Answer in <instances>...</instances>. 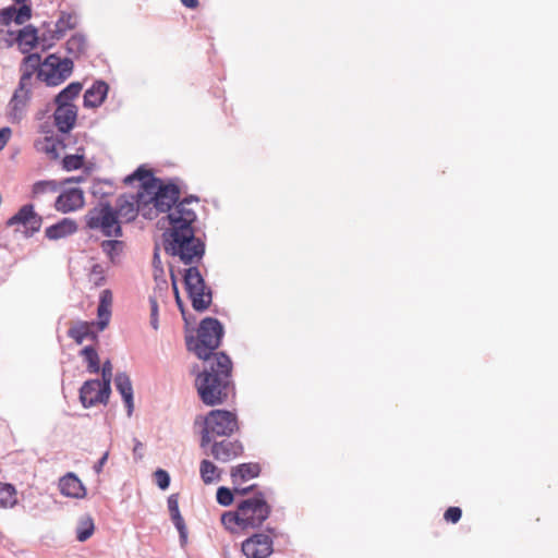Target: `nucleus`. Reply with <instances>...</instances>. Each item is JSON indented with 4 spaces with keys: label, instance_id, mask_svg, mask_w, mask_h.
Returning <instances> with one entry per match:
<instances>
[{
    "label": "nucleus",
    "instance_id": "obj_1",
    "mask_svg": "<svg viewBox=\"0 0 558 558\" xmlns=\"http://www.w3.org/2000/svg\"><path fill=\"white\" fill-rule=\"evenodd\" d=\"M134 181L141 182L142 216L146 219H155L162 213L169 214L180 198V189L175 184L163 183L144 167H138L124 179L126 184Z\"/></svg>",
    "mask_w": 558,
    "mask_h": 558
},
{
    "label": "nucleus",
    "instance_id": "obj_2",
    "mask_svg": "<svg viewBox=\"0 0 558 558\" xmlns=\"http://www.w3.org/2000/svg\"><path fill=\"white\" fill-rule=\"evenodd\" d=\"M206 366L196 377L195 386L201 400L209 407L221 404L231 391L232 362L230 357L219 352L211 360L205 361Z\"/></svg>",
    "mask_w": 558,
    "mask_h": 558
},
{
    "label": "nucleus",
    "instance_id": "obj_3",
    "mask_svg": "<svg viewBox=\"0 0 558 558\" xmlns=\"http://www.w3.org/2000/svg\"><path fill=\"white\" fill-rule=\"evenodd\" d=\"M270 506L263 493L248 497L238 504L235 511H228L221 515V523L231 533L238 529H258L268 519Z\"/></svg>",
    "mask_w": 558,
    "mask_h": 558
},
{
    "label": "nucleus",
    "instance_id": "obj_4",
    "mask_svg": "<svg viewBox=\"0 0 558 558\" xmlns=\"http://www.w3.org/2000/svg\"><path fill=\"white\" fill-rule=\"evenodd\" d=\"M165 250L172 256H178L185 264L199 262L204 255V243L195 238L193 229L170 231L165 243Z\"/></svg>",
    "mask_w": 558,
    "mask_h": 558
},
{
    "label": "nucleus",
    "instance_id": "obj_5",
    "mask_svg": "<svg viewBox=\"0 0 558 558\" xmlns=\"http://www.w3.org/2000/svg\"><path fill=\"white\" fill-rule=\"evenodd\" d=\"M223 327L216 318H204L197 330V338L187 341V347L198 359L209 361L216 354L214 351L220 345Z\"/></svg>",
    "mask_w": 558,
    "mask_h": 558
},
{
    "label": "nucleus",
    "instance_id": "obj_6",
    "mask_svg": "<svg viewBox=\"0 0 558 558\" xmlns=\"http://www.w3.org/2000/svg\"><path fill=\"white\" fill-rule=\"evenodd\" d=\"M239 430L235 413L227 410H211L204 418L201 448L206 449L216 437H230Z\"/></svg>",
    "mask_w": 558,
    "mask_h": 558
},
{
    "label": "nucleus",
    "instance_id": "obj_7",
    "mask_svg": "<svg viewBox=\"0 0 558 558\" xmlns=\"http://www.w3.org/2000/svg\"><path fill=\"white\" fill-rule=\"evenodd\" d=\"M184 287L196 312H204L210 306L211 289L206 284L197 267H190L184 271Z\"/></svg>",
    "mask_w": 558,
    "mask_h": 558
},
{
    "label": "nucleus",
    "instance_id": "obj_8",
    "mask_svg": "<svg viewBox=\"0 0 558 558\" xmlns=\"http://www.w3.org/2000/svg\"><path fill=\"white\" fill-rule=\"evenodd\" d=\"M85 218L89 229L100 230L106 236L119 238L122 235L120 221L109 204L89 210Z\"/></svg>",
    "mask_w": 558,
    "mask_h": 558
},
{
    "label": "nucleus",
    "instance_id": "obj_9",
    "mask_svg": "<svg viewBox=\"0 0 558 558\" xmlns=\"http://www.w3.org/2000/svg\"><path fill=\"white\" fill-rule=\"evenodd\" d=\"M71 59H61L56 54L48 56L39 65L38 77L47 85L56 86L65 81L72 73Z\"/></svg>",
    "mask_w": 558,
    "mask_h": 558
},
{
    "label": "nucleus",
    "instance_id": "obj_10",
    "mask_svg": "<svg viewBox=\"0 0 558 558\" xmlns=\"http://www.w3.org/2000/svg\"><path fill=\"white\" fill-rule=\"evenodd\" d=\"M198 199L196 197H186L178 201L168 214L171 225V231H183V229H193L192 223L196 220L195 206Z\"/></svg>",
    "mask_w": 558,
    "mask_h": 558
},
{
    "label": "nucleus",
    "instance_id": "obj_11",
    "mask_svg": "<svg viewBox=\"0 0 558 558\" xmlns=\"http://www.w3.org/2000/svg\"><path fill=\"white\" fill-rule=\"evenodd\" d=\"M242 553L246 558H268L274 551V541L265 533H255L242 542Z\"/></svg>",
    "mask_w": 558,
    "mask_h": 558
},
{
    "label": "nucleus",
    "instance_id": "obj_12",
    "mask_svg": "<svg viewBox=\"0 0 558 558\" xmlns=\"http://www.w3.org/2000/svg\"><path fill=\"white\" fill-rule=\"evenodd\" d=\"M111 389L98 379H90L83 384L80 389V399L85 408L94 407L98 403H107Z\"/></svg>",
    "mask_w": 558,
    "mask_h": 558
},
{
    "label": "nucleus",
    "instance_id": "obj_13",
    "mask_svg": "<svg viewBox=\"0 0 558 558\" xmlns=\"http://www.w3.org/2000/svg\"><path fill=\"white\" fill-rule=\"evenodd\" d=\"M43 218L34 210L32 204L23 205L15 215L7 221L8 227L23 226L27 233L34 234L40 230Z\"/></svg>",
    "mask_w": 558,
    "mask_h": 558
},
{
    "label": "nucleus",
    "instance_id": "obj_14",
    "mask_svg": "<svg viewBox=\"0 0 558 558\" xmlns=\"http://www.w3.org/2000/svg\"><path fill=\"white\" fill-rule=\"evenodd\" d=\"M77 25V15L75 13L61 12L54 24V29L43 33V48L51 47L57 40H60L68 31L74 29Z\"/></svg>",
    "mask_w": 558,
    "mask_h": 558
},
{
    "label": "nucleus",
    "instance_id": "obj_15",
    "mask_svg": "<svg viewBox=\"0 0 558 558\" xmlns=\"http://www.w3.org/2000/svg\"><path fill=\"white\" fill-rule=\"evenodd\" d=\"M118 220L121 222L133 221L138 214L142 215V194L138 191L136 195H121L117 199V209L114 210Z\"/></svg>",
    "mask_w": 558,
    "mask_h": 558
},
{
    "label": "nucleus",
    "instance_id": "obj_16",
    "mask_svg": "<svg viewBox=\"0 0 558 558\" xmlns=\"http://www.w3.org/2000/svg\"><path fill=\"white\" fill-rule=\"evenodd\" d=\"M209 453L213 458L220 462H229L239 458L243 453V445L239 440L223 439L220 441H211L209 445Z\"/></svg>",
    "mask_w": 558,
    "mask_h": 558
},
{
    "label": "nucleus",
    "instance_id": "obj_17",
    "mask_svg": "<svg viewBox=\"0 0 558 558\" xmlns=\"http://www.w3.org/2000/svg\"><path fill=\"white\" fill-rule=\"evenodd\" d=\"M260 473V466L258 463H242L231 469V478L234 484V493L239 495H246L254 488V485L248 487H239V484L246 482L254 477H257Z\"/></svg>",
    "mask_w": 558,
    "mask_h": 558
},
{
    "label": "nucleus",
    "instance_id": "obj_18",
    "mask_svg": "<svg viewBox=\"0 0 558 558\" xmlns=\"http://www.w3.org/2000/svg\"><path fill=\"white\" fill-rule=\"evenodd\" d=\"M84 205V193L80 189H70L61 193L54 203L58 211L70 213L82 208Z\"/></svg>",
    "mask_w": 558,
    "mask_h": 558
},
{
    "label": "nucleus",
    "instance_id": "obj_19",
    "mask_svg": "<svg viewBox=\"0 0 558 558\" xmlns=\"http://www.w3.org/2000/svg\"><path fill=\"white\" fill-rule=\"evenodd\" d=\"M15 41L23 53L33 50L38 44L43 45V34L39 36L37 29L27 25L17 32Z\"/></svg>",
    "mask_w": 558,
    "mask_h": 558
},
{
    "label": "nucleus",
    "instance_id": "obj_20",
    "mask_svg": "<svg viewBox=\"0 0 558 558\" xmlns=\"http://www.w3.org/2000/svg\"><path fill=\"white\" fill-rule=\"evenodd\" d=\"M59 488L61 494L66 497L80 499L86 496V488L73 473H68L60 478Z\"/></svg>",
    "mask_w": 558,
    "mask_h": 558
},
{
    "label": "nucleus",
    "instance_id": "obj_21",
    "mask_svg": "<svg viewBox=\"0 0 558 558\" xmlns=\"http://www.w3.org/2000/svg\"><path fill=\"white\" fill-rule=\"evenodd\" d=\"M95 327H97V323L94 322H76L69 328L68 336L77 344H81L86 339L94 340L97 338V332L94 330Z\"/></svg>",
    "mask_w": 558,
    "mask_h": 558
},
{
    "label": "nucleus",
    "instance_id": "obj_22",
    "mask_svg": "<svg viewBox=\"0 0 558 558\" xmlns=\"http://www.w3.org/2000/svg\"><path fill=\"white\" fill-rule=\"evenodd\" d=\"M54 123L62 133L71 131L75 124L77 112L75 107H56Z\"/></svg>",
    "mask_w": 558,
    "mask_h": 558
},
{
    "label": "nucleus",
    "instance_id": "obj_23",
    "mask_svg": "<svg viewBox=\"0 0 558 558\" xmlns=\"http://www.w3.org/2000/svg\"><path fill=\"white\" fill-rule=\"evenodd\" d=\"M117 390L123 398L128 409V415L131 416L134 408L133 403V387L130 377L125 373H118L114 378Z\"/></svg>",
    "mask_w": 558,
    "mask_h": 558
},
{
    "label": "nucleus",
    "instance_id": "obj_24",
    "mask_svg": "<svg viewBox=\"0 0 558 558\" xmlns=\"http://www.w3.org/2000/svg\"><path fill=\"white\" fill-rule=\"evenodd\" d=\"M112 294L109 290H104L97 308L98 322L97 330L102 331L109 324L111 317Z\"/></svg>",
    "mask_w": 558,
    "mask_h": 558
},
{
    "label": "nucleus",
    "instance_id": "obj_25",
    "mask_svg": "<svg viewBox=\"0 0 558 558\" xmlns=\"http://www.w3.org/2000/svg\"><path fill=\"white\" fill-rule=\"evenodd\" d=\"M77 230L76 223L68 218L50 226L46 229L45 234L50 240H59L73 234Z\"/></svg>",
    "mask_w": 558,
    "mask_h": 558
},
{
    "label": "nucleus",
    "instance_id": "obj_26",
    "mask_svg": "<svg viewBox=\"0 0 558 558\" xmlns=\"http://www.w3.org/2000/svg\"><path fill=\"white\" fill-rule=\"evenodd\" d=\"M109 86L104 81L95 82L84 94L83 105H101L107 97Z\"/></svg>",
    "mask_w": 558,
    "mask_h": 558
},
{
    "label": "nucleus",
    "instance_id": "obj_27",
    "mask_svg": "<svg viewBox=\"0 0 558 558\" xmlns=\"http://www.w3.org/2000/svg\"><path fill=\"white\" fill-rule=\"evenodd\" d=\"M60 190V184L56 180H41L32 185L31 198L41 199L48 195H53Z\"/></svg>",
    "mask_w": 558,
    "mask_h": 558
},
{
    "label": "nucleus",
    "instance_id": "obj_28",
    "mask_svg": "<svg viewBox=\"0 0 558 558\" xmlns=\"http://www.w3.org/2000/svg\"><path fill=\"white\" fill-rule=\"evenodd\" d=\"M199 475L205 485H210L220 481L221 470L210 460L203 459L199 463Z\"/></svg>",
    "mask_w": 558,
    "mask_h": 558
},
{
    "label": "nucleus",
    "instance_id": "obj_29",
    "mask_svg": "<svg viewBox=\"0 0 558 558\" xmlns=\"http://www.w3.org/2000/svg\"><path fill=\"white\" fill-rule=\"evenodd\" d=\"M100 247L110 262L117 264L120 262L125 250V243L121 240H105L101 242Z\"/></svg>",
    "mask_w": 558,
    "mask_h": 558
},
{
    "label": "nucleus",
    "instance_id": "obj_30",
    "mask_svg": "<svg viewBox=\"0 0 558 558\" xmlns=\"http://www.w3.org/2000/svg\"><path fill=\"white\" fill-rule=\"evenodd\" d=\"M81 83H71L69 84L62 92L58 94L54 99V105H71V102L80 95L82 92Z\"/></svg>",
    "mask_w": 558,
    "mask_h": 558
},
{
    "label": "nucleus",
    "instance_id": "obj_31",
    "mask_svg": "<svg viewBox=\"0 0 558 558\" xmlns=\"http://www.w3.org/2000/svg\"><path fill=\"white\" fill-rule=\"evenodd\" d=\"M86 48H87L86 38L81 34H74L73 36H71L68 39V41L65 44V49H66L68 53L75 58L83 54L86 51Z\"/></svg>",
    "mask_w": 558,
    "mask_h": 558
},
{
    "label": "nucleus",
    "instance_id": "obj_32",
    "mask_svg": "<svg viewBox=\"0 0 558 558\" xmlns=\"http://www.w3.org/2000/svg\"><path fill=\"white\" fill-rule=\"evenodd\" d=\"M95 531L94 520L90 515H83L80 518L76 525V538L80 542L87 541Z\"/></svg>",
    "mask_w": 558,
    "mask_h": 558
},
{
    "label": "nucleus",
    "instance_id": "obj_33",
    "mask_svg": "<svg viewBox=\"0 0 558 558\" xmlns=\"http://www.w3.org/2000/svg\"><path fill=\"white\" fill-rule=\"evenodd\" d=\"M16 502L15 487L11 484L0 483V507H13Z\"/></svg>",
    "mask_w": 558,
    "mask_h": 558
},
{
    "label": "nucleus",
    "instance_id": "obj_34",
    "mask_svg": "<svg viewBox=\"0 0 558 558\" xmlns=\"http://www.w3.org/2000/svg\"><path fill=\"white\" fill-rule=\"evenodd\" d=\"M82 356L87 363V371L96 374L100 371V361L97 351L93 347H85L81 351Z\"/></svg>",
    "mask_w": 558,
    "mask_h": 558
},
{
    "label": "nucleus",
    "instance_id": "obj_35",
    "mask_svg": "<svg viewBox=\"0 0 558 558\" xmlns=\"http://www.w3.org/2000/svg\"><path fill=\"white\" fill-rule=\"evenodd\" d=\"M84 158L81 155H66L62 165L66 171L77 170L83 167Z\"/></svg>",
    "mask_w": 558,
    "mask_h": 558
},
{
    "label": "nucleus",
    "instance_id": "obj_36",
    "mask_svg": "<svg viewBox=\"0 0 558 558\" xmlns=\"http://www.w3.org/2000/svg\"><path fill=\"white\" fill-rule=\"evenodd\" d=\"M29 80V76L24 75L20 83V88L14 93L11 104L19 105L20 102H24L28 100V90L24 88V81Z\"/></svg>",
    "mask_w": 558,
    "mask_h": 558
},
{
    "label": "nucleus",
    "instance_id": "obj_37",
    "mask_svg": "<svg viewBox=\"0 0 558 558\" xmlns=\"http://www.w3.org/2000/svg\"><path fill=\"white\" fill-rule=\"evenodd\" d=\"M14 11H15V23L19 25L28 21L32 16V8L27 4H25V2L20 8L14 7Z\"/></svg>",
    "mask_w": 558,
    "mask_h": 558
},
{
    "label": "nucleus",
    "instance_id": "obj_38",
    "mask_svg": "<svg viewBox=\"0 0 558 558\" xmlns=\"http://www.w3.org/2000/svg\"><path fill=\"white\" fill-rule=\"evenodd\" d=\"M217 501L221 506H230L233 502V493L227 487H219L217 490Z\"/></svg>",
    "mask_w": 558,
    "mask_h": 558
},
{
    "label": "nucleus",
    "instance_id": "obj_39",
    "mask_svg": "<svg viewBox=\"0 0 558 558\" xmlns=\"http://www.w3.org/2000/svg\"><path fill=\"white\" fill-rule=\"evenodd\" d=\"M149 306H150V325L157 330L159 328L158 322V301L156 295L149 296Z\"/></svg>",
    "mask_w": 558,
    "mask_h": 558
},
{
    "label": "nucleus",
    "instance_id": "obj_40",
    "mask_svg": "<svg viewBox=\"0 0 558 558\" xmlns=\"http://www.w3.org/2000/svg\"><path fill=\"white\" fill-rule=\"evenodd\" d=\"M155 481L158 487L162 490L167 489L170 485V476L167 471L158 469L155 473Z\"/></svg>",
    "mask_w": 558,
    "mask_h": 558
},
{
    "label": "nucleus",
    "instance_id": "obj_41",
    "mask_svg": "<svg viewBox=\"0 0 558 558\" xmlns=\"http://www.w3.org/2000/svg\"><path fill=\"white\" fill-rule=\"evenodd\" d=\"M88 277L89 281H92L94 284H101L105 280L102 266L99 264L94 265L90 269Z\"/></svg>",
    "mask_w": 558,
    "mask_h": 558
},
{
    "label": "nucleus",
    "instance_id": "obj_42",
    "mask_svg": "<svg viewBox=\"0 0 558 558\" xmlns=\"http://www.w3.org/2000/svg\"><path fill=\"white\" fill-rule=\"evenodd\" d=\"M112 379V364L109 360H107L101 366V380L104 385L110 387Z\"/></svg>",
    "mask_w": 558,
    "mask_h": 558
},
{
    "label": "nucleus",
    "instance_id": "obj_43",
    "mask_svg": "<svg viewBox=\"0 0 558 558\" xmlns=\"http://www.w3.org/2000/svg\"><path fill=\"white\" fill-rule=\"evenodd\" d=\"M462 515V510L459 507H449L445 513L444 519L450 523H457Z\"/></svg>",
    "mask_w": 558,
    "mask_h": 558
},
{
    "label": "nucleus",
    "instance_id": "obj_44",
    "mask_svg": "<svg viewBox=\"0 0 558 558\" xmlns=\"http://www.w3.org/2000/svg\"><path fill=\"white\" fill-rule=\"evenodd\" d=\"M12 21L15 22L14 5L0 10V23L8 25Z\"/></svg>",
    "mask_w": 558,
    "mask_h": 558
},
{
    "label": "nucleus",
    "instance_id": "obj_45",
    "mask_svg": "<svg viewBox=\"0 0 558 558\" xmlns=\"http://www.w3.org/2000/svg\"><path fill=\"white\" fill-rule=\"evenodd\" d=\"M171 519L175 527L178 529L181 538H186V526L181 513L179 512L177 514L171 515Z\"/></svg>",
    "mask_w": 558,
    "mask_h": 558
},
{
    "label": "nucleus",
    "instance_id": "obj_46",
    "mask_svg": "<svg viewBox=\"0 0 558 558\" xmlns=\"http://www.w3.org/2000/svg\"><path fill=\"white\" fill-rule=\"evenodd\" d=\"M44 150L51 155L52 158H58V153H57V143L51 140V138H48L46 137L45 138V147H44Z\"/></svg>",
    "mask_w": 558,
    "mask_h": 558
},
{
    "label": "nucleus",
    "instance_id": "obj_47",
    "mask_svg": "<svg viewBox=\"0 0 558 558\" xmlns=\"http://www.w3.org/2000/svg\"><path fill=\"white\" fill-rule=\"evenodd\" d=\"M168 509H169L171 515L180 512L178 495H171L168 498Z\"/></svg>",
    "mask_w": 558,
    "mask_h": 558
},
{
    "label": "nucleus",
    "instance_id": "obj_48",
    "mask_svg": "<svg viewBox=\"0 0 558 558\" xmlns=\"http://www.w3.org/2000/svg\"><path fill=\"white\" fill-rule=\"evenodd\" d=\"M10 137L11 130L9 128H3L0 130V151L7 146Z\"/></svg>",
    "mask_w": 558,
    "mask_h": 558
},
{
    "label": "nucleus",
    "instance_id": "obj_49",
    "mask_svg": "<svg viewBox=\"0 0 558 558\" xmlns=\"http://www.w3.org/2000/svg\"><path fill=\"white\" fill-rule=\"evenodd\" d=\"M109 457V451H106L102 457L99 459V461L94 465V471L97 474H100L102 471L104 465L106 464Z\"/></svg>",
    "mask_w": 558,
    "mask_h": 558
},
{
    "label": "nucleus",
    "instance_id": "obj_50",
    "mask_svg": "<svg viewBox=\"0 0 558 558\" xmlns=\"http://www.w3.org/2000/svg\"><path fill=\"white\" fill-rule=\"evenodd\" d=\"M173 291H174V296H175V303H177L178 307L180 308L181 313L184 314V312H185L184 304L179 294V290H178V287H177V283L174 280H173Z\"/></svg>",
    "mask_w": 558,
    "mask_h": 558
},
{
    "label": "nucleus",
    "instance_id": "obj_51",
    "mask_svg": "<svg viewBox=\"0 0 558 558\" xmlns=\"http://www.w3.org/2000/svg\"><path fill=\"white\" fill-rule=\"evenodd\" d=\"M24 61L28 64H31L33 68H36L39 65L40 57L37 53L28 54Z\"/></svg>",
    "mask_w": 558,
    "mask_h": 558
},
{
    "label": "nucleus",
    "instance_id": "obj_52",
    "mask_svg": "<svg viewBox=\"0 0 558 558\" xmlns=\"http://www.w3.org/2000/svg\"><path fill=\"white\" fill-rule=\"evenodd\" d=\"M180 1L185 8L191 9V10H195L199 5L198 0H180Z\"/></svg>",
    "mask_w": 558,
    "mask_h": 558
},
{
    "label": "nucleus",
    "instance_id": "obj_53",
    "mask_svg": "<svg viewBox=\"0 0 558 558\" xmlns=\"http://www.w3.org/2000/svg\"><path fill=\"white\" fill-rule=\"evenodd\" d=\"M141 446H142V444H141V442H138V444L136 445V447L134 448V451H136L137 449H140V447H141Z\"/></svg>",
    "mask_w": 558,
    "mask_h": 558
},
{
    "label": "nucleus",
    "instance_id": "obj_54",
    "mask_svg": "<svg viewBox=\"0 0 558 558\" xmlns=\"http://www.w3.org/2000/svg\"><path fill=\"white\" fill-rule=\"evenodd\" d=\"M17 3H24L26 2L27 0H15Z\"/></svg>",
    "mask_w": 558,
    "mask_h": 558
}]
</instances>
